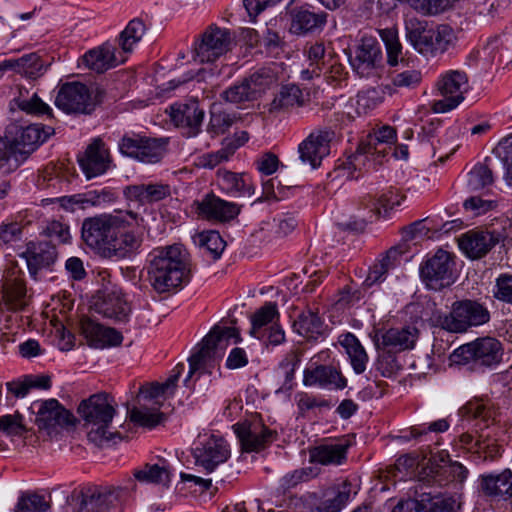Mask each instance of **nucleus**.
<instances>
[{"instance_id": "f257e3e1", "label": "nucleus", "mask_w": 512, "mask_h": 512, "mask_svg": "<svg viewBox=\"0 0 512 512\" xmlns=\"http://www.w3.org/2000/svg\"><path fill=\"white\" fill-rule=\"evenodd\" d=\"M81 237L85 244L109 260L136 256L142 247L144 233L121 214L103 213L83 220Z\"/></svg>"}, {"instance_id": "f03ea898", "label": "nucleus", "mask_w": 512, "mask_h": 512, "mask_svg": "<svg viewBox=\"0 0 512 512\" xmlns=\"http://www.w3.org/2000/svg\"><path fill=\"white\" fill-rule=\"evenodd\" d=\"M189 273L188 252L182 245L158 247L148 254V281L158 293L180 286Z\"/></svg>"}, {"instance_id": "7ed1b4c3", "label": "nucleus", "mask_w": 512, "mask_h": 512, "mask_svg": "<svg viewBox=\"0 0 512 512\" xmlns=\"http://www.w3.org/2000/svg\"><path fill=\"white\" fill-rule=\"evenodd\" d=\"M78 413L85 424L91 426L87 436L95 445L103 447L115 436L109 430L116 414V403L110 394L102 392L91 395L80 403Z\"/></svg>"}, {"instance_id": "20e7f679", "label": "nucleus", "mask_w": 512, "mask_h": 512, "mask_svg": "<svg viewBox=\"0 0 512 512\" xmlns=\"http://www.w3.org/2000/svg\"><path fill=\"white\" fill-rule=\"evenodd\" d=\"M53 134L54 128L42 124H31L28 126L9 125L5 130L4 136L14 157L12 167H19L24 163Z\"/></svg>"}, {"instance_id": "39448f33", "label": "nucleus", "mask_w": 512, "mask_h": 512, "mask_svg": "<svg viewBox=\"0 0 512 512\" xmlns=\"http://www.w3.org/2000/svg\"><path fill=\"white\" fill-rule=\"evenodd\" d=\"M489 311L480 303L472 300L456 301L449 314L435 312L433 320L442 329L453 332H465L471 326H479L489 321Z\"/></svg>"}, {"instance_id": "423d86ee", "label": "nucleus", "mask_w": 512, "mask_h": 512, "mask_svg": "<svg viewBox=\"0 0 512 512\" xmlns=\"http://www.w3.org/2000/svg\"><path fill=\"white\" fill-rule=\"evenodd\" d=\"M233 340V343L241 341L239 330L235 327L215 326L203 339L201 348L189 358L190 378L196 372L210 373L215 366V350L222 349Z\"/></svg>"}, {"instance_id": "0eeeda50", "label": "nucleus", "mask_w": 512, "mask_h": 512, "mask_svg": "<svg viewBox=\"0 0 512 512\" xmlns=\"http://www.w3.org/2000/svg\"><path fill=\"white\" fill-rule=\"evenodd\" d=\"M135 483L129 479L124 486L104 487L83 492L75 512H109L125 501L134 489Z\"/></svg>"}, {"instance_id": "6e6552de", "label": "nucleus", "mask_w": 512, "mask_h": 512, "mask_svg": "<svg viewBox=\"0 0 512 512\" xmlns=\"http://www.w3.org/2000/svg\"><path fill=\"white\" fill-rule=\"evenodd\" d=\"M280 314L275 302H266L251 316L250 334L268 344L280 345L285 341V331L278 323Z\"/></svg>"}, {"instance_id": "1a4fd4ad", "label": "nucleus", "mask_w": 512, "mask_h": 512, "mask_svg": "<svg viewBox=\"0 0 512 512\" xmlns=\"http://www.w3.org/2000/svg\"><path fill=\"white\" fill-rule=\"evenodd\" d=\"M455 262L452 255L439 249L420 266V275L429 289L441 290L455 282Z\"/></svg>"}, {"instance_id": "9d476101", "label": "nucleus", "mask_w": 512, "mask_h": 512, "mask_svg": "<svg viewBox=\"0 0 512 512\" xmlns=\"http://www.w3.org/2000/svg\"><path fill=\"white\" fill-rule=\"evenodd\" d=\"M503 355L501 343L492 337L478 338L475 341L464 344L457 348L454 357L459 362L492 367L498 364Z\"/></svg>"}, {"instance_id": "9b49d317", "label": "nucleus", "mask_w": 512, "mask_h": 512, "mask_svg": "<svg viewBox=\"0 0 512 512\" xmlns=\"http://www.w3.org/2000/svg\"><path fill=\"white\" fill-rule=\"evenodd\" d=\"M437 88L443 99L433 102L432 109L436 113H445L456 108L468 91V77L465 72L449 70L441 75Z\"/></svg>"}, {"instance_id": "f8f14e48", "label": "nucleus", "mask_w": 512, "mask_h": 512, "mask_svg": "<svg viewBox=\"0 0 512 512\" xmlns=\"http://www.w3.org/2000/svg\"><path fill=\"white\" fill-rule=\"evenodd\" d=\"M232 38L229 30L210 26L194 45V59L200 63L214 62L231 47Z\"/></svg>"}, {"instance_id": "ddd939ff", "label": "nucleus", "mask_w": 512, "mask_h": 512, "mask_svg": "<svg viewBox=\"0 0 512 512\" xmlns=\"http://www.w3.org/2000/svg\"><path fill=\"white\" fill-rule=\"evenodd\" d=\"M119 150L140 162L155 164L160 162L165 154L166 141L140 135L124 136L119 142Z\"/></svg>"}, {"instance_id": "4468645a", "label": "nucleus", "mask_w": 512, "mask_h": 512, "mask_svg": "<svg viewBox=\"0 0 512 512\" xmlns=\"http://www.w3.org/2000/svg\"><path fill=\"white\" fill-rule=\"evenodd\" d=\"M383 54L378 39L371 35H363L351 58L354 71L362 78L378 75L382 65Z\"/></svg>"}, {"instance_id": "2eb2a0df", "label": "nucleus", "mask_w": 512, "mask_h": 512, "mask_svg": "<svg viewBox=\"0 0 512 512\" xmlns=\"http://www.w3.org/2000/svg\"><path fill=\"white\" fill-rule=\"evenodd\" d=\"M55 105L66 113L90 114L96 106L88 87L79 82H69L61 86Z\"/></svg>"}, {"instance_id": "dca6fc26", "label": "nucleus", "mask_w": 512, "mask_h": 512, "mask_svg": "<svg viewBox=\"0 0 512 512\" xmlns=\"http://www.w3.org/2000/svg\"><path fill=\"white\" fill-rule=\"evenodd\" d=\"M291 34L306 37L320 33L327 23V13L316 12L308 7H295L288 12Z\"/></svg>"}, {"instance_id": "f3484780", "label": "nucleus", "mask_w": 512, "mask_h": 512, "mask_svg": "<svg viewBox=\"0 0 512 512\" xmlns=\"http://www.w3.org/2000/svg\"><path fill=\"white\" fill-rule=\"evenodd\" d=\"M233 430L247 452L259 451L275 439V432L259 420L236 423Z\"/></svg>"}, {"instance_id": "a211bd4d", "label": "nucleus", "mask_w": 512, "mask_h": 512, "mask_svg": "<svg viewBox=\"0 0 512 512\" xmlns=\"http://www.w3.org/2000/svg\"><path fill=\"white\" fill-rule=\"evenodd\" d=\"M230 457V450L222 437L211 435L201 446L194 449V458L197 466L207 473L213 472L216 467Z\"/></svg>"}, {"instance_id": "6ab92c4d", "label": "nucleus", "mask_w": 512, "mask_h": 512, "mask_svg": "<svg viewBox=\"0 0 512 512\" xmlns=\"http://www.w3.org/2000/svg\"><path fill=\"white\" fill-rule=\"evenodd\" d=\"M38 410L35 424L39 430H45L51 434L57 427H63L71 423L72 414L66 410L56 399H48L33 404L32 408Z\"/></svg>"}, {"instance_id": "aec40b11", "label": "nucleus", "mask_w": 512, "mask_h": 512, "mask_svg": "<svg viewBox=\"0 0 512 512\" xmlns=\"http://www.w3.org/2000/svg\"><path fill=\"white\" fill-rule=\"evenodd\" d=\"M127 57L110 42L90 49L81 58L83 65L96 73H104L126 61Z\"/></svg>"}, {"instance_id": "412c9836", "label": "nucleus", "mask_w": 512, "mask_h": 512, "mask_svg": "<svg viewBox=\"0 0 512 512\" xmlns=\"http://www.w3.org/2000/svg\"><path fill=\"white\" fill-rule=\"evenodd\" d=\"M331 134L328 131H314L298 146L299 157L312 168L320 166L324 157L330 153Z\"/></svg>"}, {"instance_id": "4be33fe9", "label": "nucleus", "mask_w": 512, "mask_h": 512, "mask_svg": "<svg viewBox=\"0 0 512 512\" xmlns=\"http://www.w3.org/2000/svg\"><path fill=\"white\" fill-rule=\"evenodd\" d=\"M448 457L449 455L446 453L441 454L438 459L436 457L429 459L427 465L420 472V479L442 486L444 483L441 477L449 472L455 480L464 481L467 478L468 470L459 462H450L446 465Z\"/></svg>"}, {"instance_id": "5701e85b", "label": "nucleus", "mask_w": 512, "mask_h": 512, "mask_svg": "<svg viewBox=\"0 0 512 512\" xmlns=\"http://www.w3.org/2000/svg\"><path fill=\"white\" fill-rule=\"evenodd\" d=\"M57 250L48 242H29L26 250L21 254L25 258L30 275L36 279L42 270H47L57 260Z\"/></svg>"}, {"instance_id": "b1692460", "label": "nucleus", "mask_w": 512, "mask_h": 512, "mask_svg": "<svg viewBox=\"0 0 512 512\" xmlns=\"http://www.w3.org/2000/svg\"><path fill=\"white\" fill-rule=\"evenodd\" d=\"M110 163L109 151L99 138L89 144L85 154L79 158L80 167L88 179L104 174Z\"/></svg>"}, {"instance_id": "393cba45", "label": "nucleus", "mask_w": 512, "mask_h": 512, "mask_svg": "<svg viewBox=\"0 0 512 512\" xmlns=\"http://www.w3.org/2000/svg\"><path fill=\"white\" fill-rule=\"evenodd\" d=\"M170 117L178 127L187 129L188 136H196L200 130L204 118V111L196 100L186 103H177L170 107Z\"/></svg>"}, {"instance_id": "a878e982", "label": "nucleus", "mask_w": 512, "mask_h": 512, "mask_svg": "<svg viewBox=\"0 0 512 512\" xmlns=\"http://www.w3.org/2000/svg\"><path fill=\"white\" fill-rule=\"evenodd\" d=\"M481 492L496 501H512V471L482 474L479 477Z\"/></svg>"}, {"instance_id": "bb28decb", "label": "nucleus", "mask_w": 512, "mask_h": 512, "mask_svg": "<svg viewBox=\"0 0 512 512\" xmlns=\"http://www.w3.org/2000/svg\"><path fill=\"white\" fill-rule=\"evenodd\" d=\"M303 383L305 386L342 390L347 386V379L332 365H317L304 370Z\"/></svg>"}, {"instance_id": "cd10ccee", "label": "nucleus", "mask_w": 512, "mask_h": 512, "mask_svg": "<svg viewBox=\"0 0 512 512\" xmlns=\"http://www.w3.org/2000/svg\"><path fill=\"white\" fill-rule=\"evenodd\" d=\"M80 328L89 345L94 348L118 346L123 340V336L116 329L105 327L90 318L82 319Z\"/></svg>"}, {"instance_id": "c85d7f7f", "label": "nucleus", "mask_w": 512, "mask_h": 512, "mask_svg": "<svg viewBox=\"0 0 512 512\" xmlns=\"http://www.w3.org/2000/svg\"><path fill=\"white\" fill-rule=\"evenodd\" d=\"M123 194L128 201L144 206L170 197L171 188L162 182H149L129 185L124 188Z\"/></svg>"}, {"instance_id": "c756f323", "label": "nucleus", "mask_w": 512, "mask_h": 512, "mask_svg": "<svg viewBox=\"0 0 512 512\" xmlns=\"http://www.w3.org/2000/svg\"><path fill=\"white\" fill-rule=\"evenodd\" d=\"M289 317L292 320L293 331L297 334L308 339H316L323 334L324 322L317 310L310 307L299 310L297 307H293Z\"/></svg>"}, {"instance_id": "7c9ffc66", "label": "nucleus", "mask_w": 512, "mask_h": 512, "mask_svg": "<svg viewBox=\"0 0 512 512\" xmlns=\"http://www.w3.org/2000/svg\"><path fill=\"white\" fill-rule=\"evenodd\" d=\"M499 242L498 235L489 231L471 230L459 239L460 249L471 259L485 256Z\"/></svg>"}, {"instance_id": "2f4dec72", "label": "nucleus", "mask_w": 512, "mask_h": 512, "mask_svg": "<svg viewBox=\"0 0 512 512\" xmlns=\"http://www.w3.org/2000/svg\"><path fill=\"white\" fill-rule=\"evenodd\" d=\"M350 445L349 440L339 439L315 446L309 450L310 462L321 465H341L346 460Z\"/></svg>"}, {"instance_id": "473e14b6", "label": "nucleus", "mask_w": 512, "mask_h": 512, "mask_svg": "<svg viewBox=\"0 0 512 512\" xmlns=\"http://www.w3.org/2000/svg\"><path fill=\"white\" fill-rule=\"evenodd\" d=\"M405 32L407 40L414 49L421 54L428 55V49L431 47L430 40L433 35V26L417 17H408L405 20Z\"/></svg>"}, {"instance_id": "72a5a7b5", "label": "nucleus", "mask_w": 512, "mask_h": 512, "mask_svg": "<svg viewBox=\"0 0 512 512\" xmlns=\"http://www.w3.org/2000/svg\"><path fill=\"white\" fill-rule=\"evenodd\" d=\"M419 337V330L414 326H406L402 328H390L381 336L382 345L389 350L403 351L412 349Z\"/></svg>"}, {"instance_id": "f704fd0d", "label": "nucleus", "mask_w": 512, "mask_h": 512, "mask_svg": "<svg viewBox=\"0 0 512 512\" xmlns=\"http://www.w3.org/2000/svg\"><path fill=\"white\" fill-rule=\"evenodd\" d=\"M3 298L11 309H23L27 305L26 287L20 271H8L3 283Z\"/></svg>"}, {"instance_id": "c9c22d12", "label": "nucleus", "mask_w": 512, "mask_h": 512, "mask_svg": "<svg viewBox=\"0 0 512 512\" xmlns=\"http://www.w3.org/2000/svg\"><path fill=\"white\" fill-rule=\"evenodd\" d=\"M199 213L207 219L228 221L238 215L236 204L224 201L214 195H207L198 206Z\"/></svg>"}, {"instance_id": "e433bc0d", "label": "nucleus", "mask_w": 512, "mask_h": 512, "mask_svg": "<svg viewBox=\"0 0 512 512\" xmlns=\"http://www.w3.org/2000/svg\"><path fill=\"white\" fill-rule=\"evenodd\" d=\"M351 483L344 481L328 489L316 507L317 512H340L351 499Z\"/></svg>"}, {"instance_id": "4c0bfd02", "label": "nucleus", "mask_w": 512, "mask_h": 512, "mask_svg": "<svg viewBox=\"0 0 512 512\" xmlns=\"http://www.w3.org/2000/svg\"><path fill=\"white\" fill-rule=\"evenodd\" d=\"M459 412L462 417L478 420L480 429L489 427L490 424L495 422L497 416V410L489 400H471Z\"/></svg>"}, {"instance_id": "58836bf2", "label": "nucleus", "mask_w": 512, "mask_h": 512, "mask_svg": "<svg viewBox=\"0 0 512 512\" xmlns=\"http://www.w3.org/2000/svg\"><path fill=\"white\" fill-rule=\"evenodd\" d=\"M305 104L302 90L294 84L284 85L269 104L270 113H280Z\"/></svg>"}, {"instance_id": "ea45409f", "label": "nucleus", "mask_w": 512, "mask_h": 512, "mask_svg": "<svg viewBox=\"0 0 512 512\" xmlns=\"http://www.w3.org/2000/svg\"><path fill=\"white\" fill-rule=\"evenodd\" d=\"M95 306L98 313L119 322L125 321L130 312L127 301L115 291L105 294L102 301L96 303Z\"/></svg>"}, {"instance_id": "a19ab883", "label": "nucleus", "mask_w": 512, "mask_h": 512, "mask_svg": "<svg viewBox=\"0 0 512 512\" xmlns=\"http://www.w3.org/2000/svg\"><path fill=\"white\" fill-rule=\"evenodd\" d=\"M339 343L344 348L353 371L362 374L366 370L369 358L358 338L352 333L342 334Z\"/></svg>"}, {"instance_id": "79ce46f5", "label": "nucleus", "mask_w": 512, "mask_h": 512, "mask_svg": "<svg viewBox=\"0 0 512 512\" xmlns=\"http://www.w3.org/2000/svg\"><path fill=\"white\" fill-rule=\"evenodd\" d=\"M403 198L404 196H401L397 190L391 188L383 192L377 199L370 195L365 196L361 201V206L369 209L370 217H378L382 212L386 215L395 206L400 205Z\"/></svg>"}, {"instance_id": "37998d69", "label": "nucleus", "mask_w": 512, "mask_h": 512, "mask_svg": "<svg viewBox=\"0 0 512 512\" xmlns=\"http://www.w3.org/2000/svg\"><path fill=\"white\" fill-rule=\"evenodd\" d=\"M146 32V25L141 18H134L128 22L117 37V44L123 56L133 52L134 47L141 41Z\"/></svg>"}, {"instance_id": "c03bdc74", "label": "nucleus", "mask_w": 512, "mask_h": 512, "mask_svg": "<svg viewBox=\"0 0 512 512\" xmlns=\"http://www.w3.org/2000/svg\"><path fill=\"white\" fill-rule=\"evenodd\" d=\"M494 183L493 161L486 157L482 163L476 164L469 173L467 185L470 190L478 191Z\"/></svg>"}, {"instance_id": "a18cd8bd", "label": "nucleus", "mask_w": 512, "mask_h": 512, "mask_svg": "<svg viewBox=\"0 0 512 512\" xmlns=\"http://www.w3.org/2000/svg\"><path fill=\"white\" fill-rule=\"evenodd\" d=\"M218 181L223 189L234 195L252 194L253 187L247 183L245 175L227 170H218Z\"/></svg>"}, {"instance_id": "49530a36", "label": "nucleus", "mask_w": 512, "mask_h": 512, "mask_svg": "<svg viewBox=\"0 0 512 512\" xmlns=\"http://www.w3.org/2000/svg\"><path fill=\"white\" fill-rule=\"evenodd\" d=\"M415 509L419 512H456V502L452 498L424 493L415 501Z\"/></svg>"}, {"instance_id": "de8ad7c7", "label": "nucleus", "mask_w": 512, "mask_h": 512, "mask_svg": "<svg viewBox=\"0 0 512 512\" xmlns=\"http://www.w3.org/2000/svg\"><path fill=\"white\" fill-rule=\"evenodd\" d=\"M196 242L203 249L204 253L211 259L217 260L221 257L226 243L217 231H204L197 235Z\"/></svg>"}, {"instance_id": "09e8293b", "label": "nucleus", "mask_w": 512, "mask_h": 512, "mask_svg": "<svg viewBox=\"0 0 512 512\" xmlns=\"http://www.w3.org/2000/svg\"><path fill=\"white\" fill-rule=\"evenodd\" d=\"M10 60L19 63L16 68H12V71L19 74H24L27 77L33 79L43 75L47 69L40 56L36 53H30L22 56L21 58Z\"/></svg>"}, {"instance_id": "8fccbe9b", "label": "nucleus", "mask_w": 512, "mask_h": 512, "mask_svg": "<svg viewBox=\"0 0 512 512\" xmlns=\"http://www.w3.org/2000/svg\"><path fill=\"white\" fill-rule=\"evenodd\" d=\"M115 192L110 189L89 190L78 194V208L86 209L88 207L100 206L105 203H112L116 200Z\"/></svg>"}, {"instance_id": "3c124183", "label": "nucleus", "mask_w": 512, "mask_h": 512, "mask_svg": "<svg viewBox=\"0 0 512 512\" xmlns=\"http://www.w3.org/2000/svg\"><path fill=\"white\" fill-rule=\"evenodd\" d=\"M249 84L253 95L257 99L263 92L266 91L276 81V74L270 68H261L254 72L248 78H245Z\"/></svg>"}, {"instance_id": "603ef678", "label": "nucleus", "mask_w": 512, "mask_h": 512, "mask_svg": "<svg viewBox=\"0 0 512 512\" xmlns=\"http://www.w3.org/2000/svg\"><path fill=\"white\" fill-rule=\"evenodd\" d=\"M134 477L143 483L166 484L169 482L170 473L165 466L146 464L134 472Z\"/></svg>"}, {"instance_id": "864d4df0", "label": "nucleus", "mask_w": 512, "mask_h": 512, "mask_svg": "<svg viewBox=\"0 0 512 512\" xmlns=\"http://www.w3.org/2000/svg\"><path fill=\"white\" fill-rule=\"evenodd\" d=\"M396 139V130L390 126L381 127L373 137L370 138L367 147H359L357 154L353 156L357 160L363 154H373L378 151V144H392Z\"/></svg>"}, {"instance_id": "5fc2aeb1", "label": "nucleus", "mask_w": 512, "mask_h": 512, "mask_svg": "<svg viewBox=\"0 0 512 512\" xmlns=\"http://www.w3.org/2000/svg\"><path fill=\"white\" fill-rule=\"evenodd\" d=\"M384 92L380 88H370L359 92L356 96L358 114H367L383 102Z\"/></svg>"}, {"instance_id": "6e6d98bb", "label": "nucleus", "mask_w": 512, "mask_h": 512, "mask_svg": "<svg viewBox=\"0 0 512 512\" xmlns=\"http://www.w3.org/2000/svg\"><path fill=\"white\" fill-rule=\"evenodd\" d=\"M129 414L132 422L147 428H154L165 420V415L156 409L134 407Z\"/></svg>"}, {"instance_id": "4d7b16f0", "label": "nucleus", "mask_w": 512, "mask_h": 512, "mask_svg": "<svg viewBox=\"0 0 512 512\" xmlns=\"http://www.w3.org/2000/svg\"><path fill=\"white\" fill-rule=\"evenodd\" d=\"M379 35L385 44L387 51V61L389 65L395 66L398 64L399 57L402 53V45L398 38V33L394 29L379 30Z\"/></svg>"}, {"instance_id": "13d9d810", "label": "nucleus", "mask_w": 512, "mask_h": 512, "mask_svg": "<svg viewBox=\"0 0 512 512\" xmlns=\"http://www.w3.org/2000/svg\"><path fill=\"white\" fill-rule=\"evenodd\" d=\"M49 507L42 495L23 493L18 499L15 512H46Z\"/></svg>"}, {"instance_id": "bf43d9fd", "label": "nucleus", "mask_w": 512, "mask_h": 512, "mask_svg": "<svg viewBox=\"0 0 512 512\" xmlns=\"http://www.w3.org/2000/svg\"><path fill=\"white\" fill-rule=\"evenodd\" d=\"M221 97L225 101L234 104L253 101L256 99L245 79L223 91Z\"/></svg>"}, {"instance_id": "052dcab7", "label": "nucleus", "mask_w": 512, "mask_h": 512, "mask_svg": "<svg viewBox=\"0 0 512 512\" xmlns=\"http://www.w3.org/2000/svg\"><path fill=\"white\" fill-rule=\"evenodd\" d=\"M298 221L290 214L280 215L273 218L272 223L266 225L271 229L273 235L271 239L283 238L290 234L297 226Z\"/></svg>"}, {"instance_id": "680f3d73", "label": "nucleus", "mask_w": 512, "mask_h": 512, "mask_svg": "<svg viewBox=\"0 0 512 512\" xmlns=\"http://www.w3.org/2000/svg\"><path fill=\"white\" fill-rule=\"evenodd\" d=\"M17 107L28 113L34 115H50L51 108L44 103L37 94H33L30 98L19 97L15 99Z\"/></svg>"}, {"instance_id": "e2e57ef3", "label": "nucleus", "mask_w": 512, "mask_h": 512, "mask_svg": "<svg viewBox=\"0 0 512 512\" xmlns=\"http://www.w3.org/2000/svg\"><path fill=\"white\" fill-rule=\"evenodd\" d=\"M408 2L423 14L436 15L450 8L453 0H408Z\"/></svg>"}, {"instance_id": "0e129e2a", "label": "nucleus", "mask_w": 512, "mask_h": 512, "mask_svg": "<svg viewBox=\"0 0 512 512\" xmlns=\"http://www.w3.org/2000/svg\"><path fill=\"white\" fill-rule=\"evenodd\" d=\"M451 41V29L448 26L442 25L437 28L433 27V35L431 36V47L428 49V54H436L444 52Z\"/></svg>"}, {"instance_id": "69168bd1", "label": "nucleus", "mask_w": 512, "mask_h": 512, "mask_svg": "<svg viewBox=\"0 0 512 512\" xmlns=\"http://www.w3.org/2000/svg\"><path fill=\"white\" fill-rule=\"evenodd\" d=\"M422 81V74L419 70L407 69L401 72H395L392 76V84L397 88L412 89L417 87Z\"/></svg>"}, {"instance_id": "338daca9", "label": "nucleus", "mask_w": 512, "mask_h": 512, "mask_svg": "<svg viewBox=\"0 0 512 512\" xmlns=\"http://www.w3.org/2000/svg\"><path fill=\"white\" fill-rule=\"evenodd\" d=\"M236 121V116L234 114L225 112V111H217L212 112L209 122V128L216 134L224 133L228 130Z\"/></svg>"}, {"instance_id": "774afa93", "label": "nucleus", "mask_w": 512, "mask_h": 512, "mask_svg": "<svg viewBox=\"0 0 512 512\" xmlns=\"http://www.w3.org/2000/svg\"><path fill=\"white\" fill-rule=\"evenodd\" d=\"M375 367L383 377H391L399 370L400 365L398 364L395 355H393L389 350L379 355L376 360Z\"/></svg>"}]
</instances>
